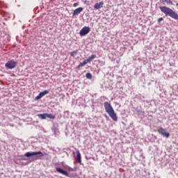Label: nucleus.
Here are the masks:
<instances>
[{"mask_svg": "<svg viewBox=\"0 0 178 178\" xmlns=\"http://www.w3.org/2000/svg\"><path fill=\"white\" fill-rule=\"evenodd\" d=\"M159 9L161 12L165 15V16H169L170 17H172V19H175V20H178L177 13L172 10V8H168L167 6H160Z\"/></svg>", "mask_w": 178, "mask_h": 178, "instance_id": "f257e3e1", "label": "nucleus"}, {"mask_svg": "<svg viewBox=\"0 0 178 178\" xmlns=\"http://www.w3.org/2000/svg\"><path fill=\"white\" fill-rule=\"evenodd\" d=\"M104 106L106 112L109 115L110 118L114 120V122H118V115L115 113V110H113V107L112 105L108 102H105L104 103Z\"/></svg>", "mask_w": 178, "mask_h": 178, "instance_id": "f03ea898", "label": "nucleus"}, {"mask_svg": "<svg viewBox=\"0 0 178 178\" xmlns=\"http://www.w3.org/2000/svg\"><path fill=\"white\" fill-rule=\"evenodd\" d=\"M17 65V61H15L14 60H10L5 64V67L9 69L10 70H12L13 69H15V67H16Z\"/></svg>", "mask_w": 178, "mask_h": 178, "instance_id": "7ed1b4c3", "label": "nucleus"}, {"mask_svg": "<svg viewBox=\"0 0 178 178\" xmlns=\"http://www.w3.org/2000/svg\"><path fill=\"white\" fill-rule=\"evenodd\" d=\"M26 158H31V156H44V154L41 151L39 152H28L24 154Z\"/></svg>", "mask_w": 178, "mask_h": 178, "instance_id": "20e7f679", "label": "nucleus"}, {"mask_svg": "<svg viewBox=\"0 0 178 178\" xmlns=\"http://www.w3.org/2000/svg\"><path fill=\"white\" fill-rule=\"evenodd\" d=\"M90 31L91 28L90 26H83L79 31V35L84 37V35H87Z\"/></svg>", "mask_w": 178, "mask_h": 178, "instance_id": "39448f33", "label": "nucleus"}, {"mask_svg": "<svg viewBox=\"0 0 178 178\" xmlns=\"http://www.w3.org/2000/svg\"><path fill=\"white\" fill-rule=\"evenodd\" d=\"M157 132L161 134V136H163V137H165V138H169V137H170V134H169V132H166V130L163 127H159L157 129Z\"/></svg>", "mask_w": 178, "mask_h": 178, "instance_id": "423d86ee", "label": "nucleus"}, {"mask_svg": "<svg viewBox=\"0 0 178 178\" xmlns=\"http://www.w3.org/2000/svg\"><path fill=\"white\" fill-rule=\"evenodd\" d=\"M56 170L58 172V173H60V175H63L64 176H66L67 177H72L69 172L67 171L63 170V168H60L59 167H56Z\"/></svg>", "mask_w": 178, "mask_h": 178, "instance_id": "0eeeda50", "label": "nucleus"}, {"mask_svg": "<svg viewBox=\"0 0 178 178\" xmlns=\"http://www.w3.org/2000/svg\"><path fill=\"white\" fill-rule=\"evenodd\" d=\"M47 94H49V90H44L42 92H40L38 96L35 97V101H38V99H41L42 97H44V95H47Z\"/></svg>", "mask_w": 178, "mask_h": 178, "instance_id": "6e6552de", "label": "nucleus"}, {"mask_svg": "<svg viewBox=\"0 0 178 178\" xmlns=\"http://www.w3.org/2000/svg\"><path fill=\"white\" fill-rule=\"evenodd\" d=\"M83 10H84V8H83V7L76 8L72 13V16H79V15H80L81 12H83Z\"/></svg>", "mask_w": 178, "mask_h": 178, "instance_id": "1a4fd4ad", "label": "nucleus"}, {"mask_svg": "<svg viewBox=\"0 0 178 178\" xmlns=\"http://www.w3.org/2000/svg\"><path fill=\"white\" fill-rule=\"evenodd\" d=\"M51 130L55 136H59V129L58 128V124H54L51 128Z\"/></svg>", "mask_w": 178, "mask_h": 178, "instance_id": "9d476101", "label": "nucleus"}, {"mask_svg": "<svg viewBox=\"0 0 178 178\" xmlns=\"http://www.w3.org/2000/svg\"><path fill=\"white\" fill-rule=\"evenodd\" d=\"M94 8L95 10H98V9H101L102 8H104V1H100L99 3H96L94 5Z\"/></svg>", "mask_w": 178, "mask_h": 178, "instance_id": "9b49d317", "label": "nucleus"}, {"mask_svg": "<svg viewBox=\"0 0 178 178\" xmlns=\"http://www.w3.org/2000/svg\"><path fill=\"white\" fill-rule=\"evenodd\" d=\"M76 161L78 163H81V154L80 153V150L76 151Z\"/></svg>", "mask_w": 178, "mask_h": 178, "instance_id": "f8f14e48", "label": "nucleus"}, {"mask_svg": "<svg viewBox=\"0 0 178 178\" xmlns=\"http://www.w3.org/2000/svg\"><path fill=\"white\" fill-rule=\"evenodd\" d=\"M97 58V56L95 54H92L88 58V59H86L87 63H90V62H92L93 59H95Z\"/></svg>", "mask_w": 178, "mask_h": 178, "instance_id": "ddd939ff", "label": "nucleus"}, {"mask_svg": "<svg viewBox=\"0 0 178 178\" xmlns=\"http://www.w3.org/2000/svg\"><path fill=\"white\" fill-rule=\"evenodd\" d=\"M37 116L38 118H39V119H41L42 120L47 119V113L38 114Z\"/></svg>", "mask_w": 178, "mask_h": 178, "instance_id": "4468645a", "label": "nucleus"}, {"mask_svg": "<svg viewBox=\"0 0 178 178\" xmlns=\"http://www.w3.org/2000/svg\"><path fill=\"white\" fill-rule=\"evenodd\" d=\"M87 65V61L84 60L82 63H80L79 65L76 67V69L79 70L80 67H83Z\"/></svg>", "mask_w": 178, "mask_h": 178, "instance_id": "2eb2a0df", "label": "nucleus"}, {"mask_svg": "<svg viewBox=\"0 0 178 178\" xmlns=\"http://www.w3.org/2000/svg\"><path fill=\"white\" fill-rule=\"evenodd\" d=\"M160 2H161V3H164V2H166L168 5H173V2H172V1L170 0H160Z\"/></svg>", "mask_w": 178, "mask_h": 178, "instance_id": "dca6fc26", "label": "nucleus"}, {"mask_svg": "<svg viewBox=\"0 0 178 178\" xmlns=\"http://www.w3.org/2000/svg\"><path fill=\"white\" fill-rule=\"evenodd\" d=\"M78 53H79V50H75L74 51H72L70 53V56H72V58H74Z\"/></svg>", "mask_w": 178, "mask_h": 178, "instance_id": "f3484780", "label": "nucleus"}, {"mask_svg": "<svg viewBox=\"0 0 178 178\" xmlns=\"http://www.w3.org/2000/svg\"><path fill=\"white\" fill-rule=\"evenodd\" d=\"M47 118L49 119H55L56 116L52 113H47Z\"/></svg>", "mask_w": 178, "mask_h": 178, "instance_id": "a211bd4d", "label": "nucleus"}, {"mask_svg": "<svg viewBox=\"0 0 178 178\" xmlns=\"http://www.w3.org/2000/svg\"><path fill=\"white\" fill-rule=\"evenodd\" d=\"M86 77L88 79V80H91V79H92V74L90 72H88L86 74Z\"/></svg>", "mask_w": 178, "mask_h": 178, "instance_id": "6ab92c4d", "label": "nucleus"}, {"mask_svg": "<svg viewBox=\"0 0 178 178\" xmlns=\"http://www.w3.org/2000/svg\"><path fill=\"white\" fill-rule=\"evenodd\" d=\"M137 112L138 115H144L145 113L144 111H141V110H138Z\"/></svg>", "mask_w": 178, "mask_h": 178, "instance_id": "aec40b11", "label": "nucleus"}, {"mask_svg": "<svg viewBox=\"0 0 178 178\" xmlns=\"http://www.w3.org/2000/svg\"><path fill=\"white\" fill-rule=\"evenodd\" d=\"M161 22H163V17H160L157 19V22L159 24Z\"/></svg>", "mask_w": 178, "mask_h": 178, "instance_id": "412c9836", "label": "nucleus"}, {"mask_svg": "<svg viewBox=\"0 0 178 178\" xmlns=\"http://www.w3.org/2000/svg\"><path fill=\"white\" fill-rule=\"evenodd\" d=\"M74 8H76V6H79V3H74L73 4Z\"/></svg>", "mask_w": 178, "mask_h": 178, "instance_id": "4be33fe9", "label": "nucleus"}, {"mask_svg": "<svg viewBox=\"0 0 178 178\" xmlns=\"http://www.w3.org/2000/svg\"><path fill=\"white\" fill-rule=\"evenodd\" d=\"M104 116L105 117L106 119H109V116H108V115L104 114Z\"/></svg>", "mask_w": 178, "mask_h": 178, "instance_id": "5701e85b", "label": "nucleus"}, {"mask_svg": "<svg viewBox=\"0 0 178 178\" xmlns=\"http://www.w3.org/2000/svg\"><path fill=\"white\" fill-rule=\"evenodd\" d=\"M69 170H71V172H73V168H69Z\"/></svg>", "mask_w": 178, "mask_h": 178, "instance_id": "b1692460", "label": "nucleus"}, {"mask_svg": "<svg viewBox=\"0 0 178 178\" xmlns=\"http://www.w3.org/2000/svg\"><path fill=\"white\" fill-rule=\"evenodd\" d=\"M176 6H178V3H176Z\"/></svg>", "mask_w": 178, "mask_h": 178, "instance_id": "393cba45", "label": "nucleus"}]
</instances>
